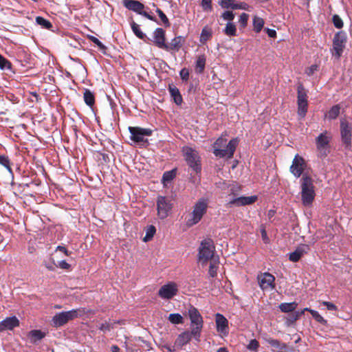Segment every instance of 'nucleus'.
Returning <instances> with one entry per match:
<instances>
[{"label": "nucleus", "mask_w": 352, "mask_h": 352, "mask_svg": "<svg viewBox=\"0 0 352 352\" xmlns=\"http://www.w3.org/2000/svg\"><path fill=\"white\" fill-rule=\"evenodd\" d=\"M0 164L4 166L9 172H12L11 162L8 156L0 155Z\"/></svg>", "instance_id": "79ce46f5"}, {"label": "nucleus", "mask_w": 352, "mask_h": 352, "mask_svg": "<svg viewBox=\"0 0 352 352\" xmlns=\"http://www.w3.org/2000/svg\"><path fill=\"white\" fill-rule=\"evenodd\" d=\"M220 5L223 8H232L235 10L234 0H221Z\"/></svg>", "instance_id": "de8ad7c7"}, {"label": "nucleus", "mask_w": 352, "mask_h": 352, "mask_svg": "<svg viewBox=\"0 0 352 352\" xmlns=\"http://www.w3.org/2000/svg\"><path fill=\"white\" fill-rule=\"evenodd\" d=\"M265 31L269 37H270V38H276V32L275 30L266 28Z\"/></svg>", "instance_id": "e2e57ef3"}, {"label": "nucleus", "mask_w": 352, "mask_h": 352, "mask_svg": "<svg viewBox=\"0 0 352 352\" xmlns=\"http://www.w3.org/2000/svg\"><path fill=\"white\" fill-rule=\"evenodd\" d=\"M307 91L302 84L297 88L298 114L301 118L306 116L308 108Z\"/></svg>", "instance_id": "9d476101"}, {"label": "nucleus", "mask_w": 352, "mask_h": 352, "mask_svg": "<svg viewBox=\"0 0 352 352\" xmlns=\"http://www.w3.org/2000/svg\"><path fill=\"white\" fill-rule=\"evenodd\" d=\"M265 342L269 344L271 346L277 348V349H285L287 345L285 343H281L279 340L276 339H274L269 336H265L263 338Z\"/></svg>", "instance_id": "bb28decb"}, {"label": "nucleus", "mask_w": 352, "mask_h": 352, "mask_svg": "<svg viewBox=\"0 0 352 352\" xmlns=\"http://www.w3.org/2000/svg\"><path fill=\"white\" fill-rule=\"evenodd\" d=\"M168 320L174 324H179L184 323L183 317L179 314H170L168 316Z\"/></svg>", "instance_id": "58836bf2"}, {"label": "nucleus", "mask_w": 352, "mask_h": 352, "mask_svg": "<svg viewBox=\"0 0 352 352\" xmlns=\"http://www.w3.org/2000/svg\"><path fill=\"white\" fill-rule=\"evenodd\" d=\"M58 267L63 270H69L71 265L67 263L65 261H61L58 263Z\"/></svg>", "instance_id": "680f3d73"}, {"label": "nucleus", "mask_w": 352, "mask_h": 352, "mask_svg": "<svg viewBox=\"0 0 352 352\" xmlns=\"http://www.w3.org/2000/svg\"><path fill=\"white\" fill-rule=\"evenodd\" d=\"M257 200V196L239 197L235 198L228 203V206L231 207L233 205L236 206H246L254 204Z\"/></svg>", "instance_id": "412c9836"}, {"label": "nucleus", "mask_w": 352, "mask_h": 352, "mask_svg": "<svg viewBox=\"0 0 352 352\" xmlns=\"http://www.w3.org/2000/svg\"><path fill=\"white\" fill-rule=\"evenodd\" d=\"M157 217L163 220L171 213L173 203L170 198L165 196H158L156 201Z\"/></svg>", "instance_id": "0eeeda50"}, {"label": "nucleus", "mask_w": 352, "mask_h": 352, "mask_svg": "<svg viewBox=\"0 0 352 352\" xmlns=\"http://www.w3.org/2000/svg\"><path fill=\"white\" fill-rule=\"evenodd\" d=\"M210 261V263L209 266L208 274L210 277L214 278L217 276V270L219 268V256H217V258L212 259V261Z\"/></svg>", "instance_id": "cd10ccee"}, {"label": "nucleus", "mask_w": 352, "mask_h": 352, "mask_svg": "<svg viewBox=\"0 0 352 352\" xmlns=\"http://www.w3.org/2000/svg\"><path fill=\"white\" fill-rule=\"evenodd\" d=\"M84 101L89 107L94 106L95 104L94 94L88 89H85L83 93Z\"/></svg>", "instance_id": "c85d7f7f"}, {"label": "nucleus", "mask_w": 352, "mask_h": 352, "mask_svg": "<svg viewBox=\"0 0 352 352\" xmlns=\"http://www.w3.org/2000/svg\"><path fill=\"white\" fill-rule=\"evenodd\" d=\"M56 250H59V251L62 252L63 253H64L67 256H69L70 254V253H69V252L67 250V248L65 247H64V246L58 245L56 248Z\"/></svg>", "instance_id": "0e129e2a"}, {"label": "nucleus", "mask_w": 352, "mask_h": 352, "mask_svg": "<svg viewBox=\"0 0 352 352\" xmlns=\"http://www.w3.org/2000/svg\"><path fill=\"white\" fill-rule=\"evenodd\" d=\"M182 152L189 167L197 173L201 172V166L198 152L189 146L183 147Z\"/></svg>", "instance_id": "423d86ee"}, {"label": "nucleus", "mask_w": 352, "mask_h": 352, "mask_svg": "<svg viewBox=\"0 0 352 352\" xmlns=\"http://www.w3.org/2000/svg\"><path fill=\"white\" fill-rule=\"evenodd\" d=\"M304 311H309L312 317L319 323L326 325L327 324V320H325L317 311L311 309L309 308H305Z\"/></svg>", "instance_id": "473e14b6"}, {"label": "nucleus", "mask_w": 352, "mask_h": 352, "mask_svg": "<svg viewBox=\"0 0 352 352\" xmlns=\"http://www.w3.org/2000/svg\"><path fill=\"white\" fill-rule=\"evenodd\" d=\"M264 25V20L257 16H254L253 18V28L254 31L256 33H259L263 29Z\"/></svg>", "instance_id": "f704fd0d"}, {"label": "nucleus", "mask_w": 352, "mask_h": 352, "mask_svg": "<svg viewBox=\"0 0 352 352\" xmlns=\"http://www.w3.org/2000/svg\"><path fill=\"white\" fill-rule=\"evenodd\" d=\"M188 315L190 320V331L193 338L197 340H200L201 332L204 325V320L199 310L190 306L188 310Z\"/></svg>", "instance_id": "20e7f679"}, {"label": "nucleus", "mask_w": 352, "mask_h": 352, "mask_svg": "<svg viewBox=\"0 0 352 352\" xmlns=\"http://www.w3.org/2000/svg\"><path fill=\"white\" fill-rule=\"evenodd\" d=\"M192 337H193L192 334V331H184L183 333L179 335V336L175 340V344L182 347L188 344L190 341Z\"/></svg>", "instance_id": "4be33fe9"}, {"label": "nucleus", "mask_w": 352, "mask_h": 352, "mask_svg": "<svg viewBox=\"0 0 352 352\" xmlns=\"http://www.w3.org/2000/svg\"><path fill=\"white\" fill-rule=\"evenodd\" d=\"M221 18L224 20L228 21L229 22L232 21L234 19V14L232 11H226L222 13Z\"/></svg>", "instance_id": "8fccbe9b"}, {"label": "nucleus", "mask_w": 352, "mask_h": 352, "mask_svg": "<svg viewBox=\"0 0 352 352\" xmlns=\"http://www.w3.org/2000/svg\"><path fill=\"white\" fill-rule=\"evenodd\" d=\"M175 346H176L175 344L174 346L164 345V348H165L169 352H174V351H175Z\"/></svg>", "instance_id": "69168bd1"}, {"label": "nucleus", "mask_w": 352, "mask_h": 352, "mask_svg": "<svg viewBox=\"0 0 352 352\" xmlns=\"http://www.w3.org/2000/svg\"><path fill=\"white\" fill-rule=\"evenodd\" d=\"M11 68L12 63L0 54V69H10Z\"/></svg>", "instance_id": "a18cd8bd"}, {"label": "nucleus", "mask_w": 352, "mask_h": 352, "mask_svg": "<svg viewBox=\"0 0 352 352\" xmlns=\"http://www.w3.org/2000/svg\"><path fill=\"white\" fill-rule=\"evenodd\" d=\"M45 333L42 332L41 330H32L29 332V337L32 340V342H36L38 340H41L45 337Z\"/></svg>", "instance_id": "72a5a7b5"}, {"label": "nucleus", "mask_w": 352, "mask_h": 352, "mask_svg": "<svg viewBox=\"0 0 352 352\" xmlns=\"http://www.w3.org/2000/svg\"><path fill=\"white\" fill-rule=\"evenodd\" d=\"M178 293V285L175 282H169L160 287L158 296L162 299L169 300L173 298Z\"/></svg>", "instance_id": "dca6fc26"}, {"label": "nucleus", "mask_w": 352, "mask_h": 352, "mask_svg": "<svg viewBox=\"0 0 352 352\" xmlns=\"http://www.w3.org/2000/svg\"><path fill=\"white\" fill-rule=\"evenodd\" d=\"M156 232V228L154 226L151 225L146 227V235L144 237V241L146 242L150 241Z\"/></svg>", "instance_id": "ea45409f"}, {"label": "nucleus", "mask_w": 352, "mask_h": 352, "mask_svg": "<svg viewBox=\"0 0 352 352\" xmlns=\"http://www.w3.org/2000/svg\"><path fill=\"white\" fill-rule=\"evenodd\" d=\"M88 38L94 44H96L102 52L105 53L107 47L101 41H99L98 38L94 36H88Z\"/></svg>", "instance_id": "c03bdc74"}, {"label": "nucleus", "mask_w": 352, "mask_h": 352, "mask_svg": "<svg viewBox=\"0 0 352 352\" xmlns=\"http://www.w3.org/2000/svg\"><path fill=\"white\" fill-rule=\"evenodd\" d=\"M307 168V163L305 159L296 154L292 160V165L289 167V170L292 174L296 178L300 177Z\"/></svg>", "instance_id": "2eb2a0df"}, {"label": "nucleus", "mask_w": 352, "mask_h": 352, "mask_svg": "<svg viewBox=\"0 0 352 352\" xmlns=\"http://www.w3.org/2000/svg\"><path fill=\"white\" fill-rule=\"evenodd\" d=\"M261 233L262 239L264 241L265 243H270V239L267 236V234L265 230V227L263 225H261Z\"/></svg>", "instance_id": "5fc2aeb1"}, {"label": "nucleus", "mask_w": 352, "mask_h": 352, "mask_svg": "<svg viewBox=\"0 0 352 352\" xmlns=\"http://www.w3.org/2000/svg\"><path fill=\"white\" fill-rule=\"evenodd\" d=\"M332 22L336 28L340 29L343 27L342 19L338 14H334L332 17Z\"/></svg>", "instance_id": "49530a36"}, {"label": "nucleus", "mask_w": 352, "mask_h": 352, "mask_svg": "<svg viewBox=\"0 0 352 352\" xmlns=\"http://www.w3.org/2000/svg\"><path fill=\"white\" fill-rule=\"evenodd\" d=\"M122 4L127 10L133 11L140 15L144 16L146 19L157 23L156 18L145 12L144 5L139 1L136 0H122Z\"/></svg>", "instance_id": "1a4fd4ad"}, {"label": "nucleus", "mask_w": 352, "mask_h": 352, "mask_svg": "<svg viewBox=\"0 0 352 352\" xmlns=\"http://www.w3.org/2000/svg\"><path fill=\"white\" fill-rule=\"evenodd\" d=\"M129 131L131 133V140L134 142L140 143L142 145L148 144V140L145 136H150L152 134V130L150 129H144L139 126H129Z\"/></svg>", "instance_id": "9b49d317"}, {"label": "nucleus", "mask_w": 352, "mask_h": 352, "mask_svg": "<svg viewBox=\"0 0 352 352\" xmlns=\"http://www.w3.org/2000/svg\"><path fill=\"white\" fill-rule=\"evenodd\" d=\"M340 135L344 146L349 148L351 146L352 125L344 118L340 120Z\"/></svg>", "instance_id": "4468645a"}, {"label": "nucleus", "mask_w": 352, "mask_h": 352, "mask_svg": "<svg viewBox=\"0 0 352 352\" xmlns=\"http://www.w3.org/2000/svg\"><path fill=\"white\" fill-rule=\"evenodd\" d=\"M259 347V343L256 339L251 340L248 345V349L251 351H257Z\"/></svg>", "instance_id": "603ef678"}, {"label": "nucleus", "mask_w": 352, "mask_h": 352, "mask_svg": "<svg viewBox=\"0 0 352 352\" xmlns=\"http://www.w3.org/2000/svg\"><path fill=\"white\" fill-rule=\"evenodd\" d=\"M208 204V199L206 198H200L195 202L192 206V210L189 214V218L186 221L188 227H192L201 220L207 212Z\"/></svg>", "instance_id": "7ed1b4c3"}, {"label": "nucleus", "mask_w": 352, "mask_h": 352, "mask_svg": "<svg viewBox=\"0 0 352 352\" xmlns=\"http://www.w3.org/2000/svg\"><path fill=\"white\" fill-rule=\"evenodd\" d=\"M20 322L16 316L8 317L0 322V332L6 330H12L19 327Z\"/></svg>", "instance_id": "aec40b11"}, {"label": "nucleus", "mask_w": 352, "mask_h": 352, "mask_svg": "<svg viewBox=\"0 0 352 352\" xmlns=\"http://www.w3.org/2000/svg\"><path fill=\"white\" fill-rule=\"evenodd\" d=\"M78 311L79 309H72L55 314L52 319V325L54 327H60L65 325L69 321L78 318Z\"/></svg>", "instance_id": "6e6552de"}, {"label": "nucleus", "mask_w": 352, "mask_h": 352, "mask_svg": "<svg viewBox=\"0 0 352 352\" xmlns=\"http://www.w3.org/2000/svg\"><path fill=\"white\" fill-rule=\"evenodd\" d=\"M111 352H122L120 347L117 345H112L111 347Z\"/></svg>", "instance_id": "338daca9"}, {"label": "nucleus", "mask_w": 352, "mask_h": 352, "mask_svg": "<svg viewBox=\"0 0 352 352\" xmlns=\"http://www.w3.org/2000/svg\"><path fill=\"white\" fill-rule=\"evenodd\" d=\"M223 32L226 35L229 36H236V28L234 23L228 22L226 24V26L223 30Z\"/></svg>", "instance_id": "e433bc0d"}, {"label": "nucleus", "mask_w": 352, "mask_h": 352, "mask_svg": "<svg viewBox=\"0 0 352 352\" xmlns=\"http://www.w3.org/2000/svg\"><path fill=\"white\" fill-rule=\"evenodd\" d=\"M215 322L217 331L222 336H226L229 333L228 320L222 314L217 313L215 314Z\"/></svg>", "instance_id": "a211bd4d"}, {"label": "nucleus", "mask_w": 352, "mask_h": 352, "mask_svg": "<svg viewBox=\"0 0 352 352\" xmlns=\"http://www.w3.org/2000/svg\"><path fill=\"white\" fill-rule=\"evenodd\" d=\"M327 132L320 133L316 139V144L320 154L323 156L327 155V150L329 144L330 138L327 135Z\"/></svg>", "instance_id": "f3484780"}, {"label": "nucleus", "mask_w": 352, "mask_h": 352, "mask_svg": "<svg viewBox=\"0 0 352 352\" xmlns=\"http://www.w3.org/2000/svg\"><path fill=\"white\" fill-rule=\"evenodd\" d=\"M201 6L204 11H211L212 0H201Z\"/></svg>", "instance_id": "864d4df0"}, {"label": "nucleus", "mask_w": 352, "mask_h": 352, "mask_svg": "<svg viewBox=\"0 0 352 352\" xmlns=\"http://www.w3.org/2000/svg\"><path fill=\"white\" fill-rule=\"evenodd\" d=\"M305 253L306 250L303 248L298 247L294 252L290 253L289 259L292 262H298Z\"/></svg>", "instance_id": "a878e982"}, {"label": "nucleus", "mask_w": 352, "mask_h": 352, "mask_svg": "<svg viewBox=\"0 0 352 352\" xmlns=\"http://www.w3.org/2000/svg\"><path fill=\"white\" fill-rule=\"evenodd\" d=\"M318 65H312L310 67H307L305 69V74L308 76H312L315 72L318 71Z\"/></svg>", "instance_id": "6e6d98bb"}, {"label": "nucleus", "mask_w": 352, "mask_h": 352, "mask_svg": "<svg viewBox=\"0 0 352 352\" xmlns=\"http://www.w3.org/2000/svg\"><path fill=\"white\" fill-rule=\"evenodd\" d=\"M305 311L302 310L300 311H295L292 312L291 314H289L287 319H286V323L288 326L294 323L297 320L299 319V318L305 314Z\"/></svg>", "instance_id": "2f4dec72"}, {"label": "nucleus", "mask_w": 352, "mask_h": 352, "mask_svg": "<svg viewBox=\"0 0 352 352\" xmlns=\"http://www.w3.org/2000/svg\"><path fill=\"white\" fill-rule=\"evenodd\" d=\"M36 22L42 28L47 30H50L52 27L51 22L42 16H37L36 18Z\"/></svg>", "instance_id": "a19ab883"}, {"label": "nucleus", "mask_w": 352, "mask_h": 352, "mask_svg": "<svg viewBox=\"0 0 352 352\" xmlns=\"http://www.w3.org/2000/svg\"><path fill=\"white\" fill-rule=\"evenodd\" d=\"M212 28L208 26H205L201 30L199 41L202 44H205L208 40H210L212 38Z\"/></svg>", "instance_id": "393cba45"}, {"label": "nucleus", "mask_w": 352, "mask_h": 352, "mask_svg": "<svg viewBox=\"0 0 352 352\" xmlns=\"http://www.w3.org/2000/svg\"><path fill=\"white\" fill-rule=\"evenodd\" d=\"M153 41L160 49L164 50V48L167 47V43H166V33L162 28H157L155 30Z\"/></svg>", "instance_id": "6ab92c4d"}, {"label": "nucleus", "mask_w": 352, "mask_h": 352, "mask_svg": "<svg viewBox=\"0 0 352 352\" xmlns=\"http://www.w3.org/2000/svg\"><path fill=\"white\" fill-rule=\"evenodd\" d=\"M206 60L205 55L203 54L197 56L196 60V72L197 73L201 74L204 71Z\"/></svg>", "instance_id": "7c9ffc66"}, {"label": "nucleus", "mask_w": 352, "mask_h": 352, "mask_svg": "<svg viewBox=\"0 0 352 352\" xmlns=\"http://www.w3.org/2000/svg\"><path fill=\"white\" fill-rule=\"evenodd\" d=\"M234 8H235V10L236 9H241V10H248V8H249V6H248V4H247L245 2H241L239 3H235Z\"/></svg>", "instance_id": "bf43d9fd"}, {"label": "nucleus", "mask_w": 352, "mask_h": 352, "mask_svg": "<svg viewBox=\"0 0 352 352\" xmlns=\"http://www.w3.org/2000/svg\"><path fill=\"white\" fill-rule=\"evenodd\" d=\"M249 15L245 12L242 13L239 17V23L241 28H245L248 25Z\"/></svg>", "instance_id": "09e8293b"}, {"label": "nucleus", "mask_w": 352, "mask_h": 352, "mask_svg": "<svg viewBox=\"0 0 352 352\" xmlns=\"http://www.w3.org/2000/svg\"><path fill=\"white\" fill-rule=\"evenodd\" d=\"M131 29L134 33V34L140 39H145L146 38V36L145 34H144L142 30H140V28L139 25H138L135 21H132L131 23Z\"/></svg>", "instance_id": "c9c22d12"}, {"label": "nucleus", "mask_w": 352, "mask_h": 352, "mask_svg": "<svg viewBox=\"0 0 352 352\" xmlns=\"http://www.w3.org/2000/svg\"><path fill=\"white\" fill-rule=\"evenodd\" d=\"M237 145L238 140L236 138L232 139L227 144V139L220 137L213 144V153L217 157L232 158Z\"/></svg>", "instance_id": "f257e3e1"}, {"label": "nucleus", "mask_w": 352, "mask_h": 352, "mask_svg": "<svg viewBox=\"0 0 352 352\" xmlns=\"http://www.w3.org/2000/svg\"><path fill=\"white\" fill-rule=\"evenodd\" d=\"M175 176V173L173 170L166 171L163 174L162 180L164 182L171 181Z\"/></svg>", "instance_id": "3c124183"}, {"label": "nucleus", "mask_w": 352, "mask_h": 352, "mask_svg": "<svg viewBox=\"0 0 352 352\" xmlns=\"http://www.w3.org/2000/svg\"><path fill=\"white\" fill-rule=\"evenodd\" d=\"M322 304L326 306L327 309L329 311H336L338 309L337 306L331 302L324 301Z\"/></svg>", "instance_id": "13d9d810"}, {"label": "nucleus", "mask_w": 352, "mask_h": 352, "mask_svg": "<svg viewBox=\"0 0 352 352\" xmlns=\"http://www.w3.org/2000/svg\"><path fill=\"white\" fill-rule=\"evenodd\" d=\"M180 77L182 80L187 81L189 78V71L187 68H183L179 72Z\"/></svg>", "instance_id": "4d7b16f0"}, {"label": "nucleus", "mask_w": 352, "mask_h": 352, "mask_svg": "<svg viewBox=\"0 0 352 352\" xmlns=\"http://www.w3.org/2000/svg\"><path fill=\"white\" fill-rule=\"evenodd\" d=\"M156 12L158 14L159 17L160 18L164 25L166 28H169L170 26V23L166 15L164 13V12L161 9L157 8Z\"/></svg>", "instance_id": "37998d69"}, {"label": "nucleus", "mask_w": 352, "mask_h": 352, "mask_svg": "<svg viewBox=\"0 0 352 352\" xmlns=\"http://www.w3.org/2000/svg\"><path fill=\"white\" fill-rule=\"evenodd\" d=\"M275 277L269 272H260L257 275V281L263 291L273 290L276 287Z\"/></svg>", "instance_id": "ddd939ff"}, {"label": "nucleus", "mask_w": 352, "mask_h": 352, "mask_svg": "<svg viewBox=\"0 0 352 352\" xmlns=\"http://www.w3.org/2000/svg\"><path fill=\"white\" fill-rule=\"evenodd\" d=\"M298 304L296 302H283L280 304L279 309L282 312L289 313L293 312L297 307Z\"/></svg>", "instance_id": "c756f323"}, {"label": "nucleus", "mask_w": 352, "mask_h": 352, "mask_svg": "<svg viewBox=\"0 0 352 352\" xmlns=\"http://www.w3.org/2000/svg\"><path fill=\"white\" fill-rule=\"evenodd\" d=\"M182 36H177L173 38L169 44H167V47L164 48L166 51H179L182 44Z\"/></svg>", "instance_id": "b1692460"}, {"label": "nucleus", "mask_w": 352, "mask_h": 352, "mask_svg": "<svg viewBox=\"0 0 352 352\" xmlns=\"http://www.w3.org/2000/svg\"><path fill=\"white\" fill-rule=\"evenodd\" d=\"M340 105L339 104L333 105L328 112V115H327L328 118L329 120L336 119L340 114Z\"/></svg>", "instance_id": "4c0bfd02"}, {"label": "nucleus", "mask_w": 352, "mask_h": 352, "mask_svg": "<svg viewBox=\"0 0 352 352\" xmlns=\"http://www.w3.org/2000/svg\"><path fill=\"white\" fill-rule=\"evenodd\" d=\"M111 328V327L110 324L108 322H104V323L101 324L99 327L100 330H101L104 332L110 331Z\"/></svg>", "instance_id": "052dcab7"}, {"label": "nucleus", "mask_w": 352, "mask_h": 352, "mask_svg": "<svg viewBox=\"0 0 352 352\" xmlns=\"http://www.w3.org/2000/svg\"><path fill=\"white\" fill-rule=\"evenodd\" d=\"M215 247L212 239H208L201 241L199 248L198 257L203 264L208 261L217 258L214 256Z\"/></svg>", "instance_id": "39448f33"}, {"label": "nucleus", "mask_w": 352, "mask_h": 352, "mask_svg": "<svg viewBox=\"0 0 352 352\" xmlns=\"http://www.w3.org/2000/svg\"><path fill=\"white\" fill-rule=\"evenodd\" d=\"M346 34L344 31L337 32L333 39V50L332 54L339 58L345 48L346 43Z\"/></svg>", "instance_id": "f8f14e48"}, {"label": "nucleus", "mask_w": 352, "mask_h": 352, "mask_svg": "<svg viewBox=\"0 0 352 352\" xmlns=\"http://www.w3.org/2000/svg\"><path fill=\"white\" fill-rule=\"evenodd\" d=\"M276 214V211L274 210H270L267 212V217L269 219L272 218Z\"/></svg>", "instance_id": "774afa93"}, {"label": "nucleus", "mask_w": 352, "mask_h": 352, "mask_svg": "<svg viewBox=\"0 0 352 352\" xmlns=\"http://www.w3.org/2000/svg\"><path fill=\"white\" fill-rule=\"evenodd\" d=\"M301 201L305 206H309L312 204L315 197V186L313 179L305 173L300 179Z\"/></svg>", "instance_id": "f03ea898"}, {"label": "nucleus", "mask_w": 352, "mask_h": 352, "mask_svg": "<svg viewBox=\"0 0 352 352\" xmlns=\"http://www.w3.org/2000/svg\"><path fill=\"white\" fill-rule=\"evenodd\" d=\"M168 91L171 98L173 99L174 102L177 105H181L183 102V98L179 89L173 85H169Z\"/></svg>", "instance_id": "5701e85b"}]
</instances>
